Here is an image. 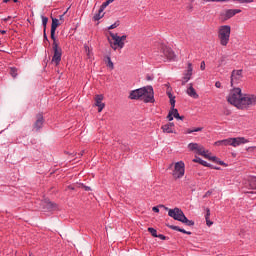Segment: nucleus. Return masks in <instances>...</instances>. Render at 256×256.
I'll use <instances>...</instances> for the list:
<instances>
[{
    "instance_id": "obj_46",
    "label": "nucleus",
    "mask_w": 256,
    "mask_h": 256,
    "mask_svg": "<svg viewBox=\"0 0 256 256\" xmlns=\"http://www.w3.org/2000/svg\"><path fill=\"white\" fill-rule=\"evenodd\" d=\"M215 87H216L217 89H221V83H220L219 81H217V82L215 83Z\"/></svg>"
},
{
    "instance_id": "obj_12",
    "label": "nucleus",
    "mask_w": 256,
    "mask_h": 256,
    "mask_svg": "<svg viewBox=\"0 0 256 256\" xmlns=\"http://www.w3.org/2000/svg\"><path fill=\"white\" fill-rule=\"evenodd\" d=\"M193 76V64L188 62L187 70L184 72V76L182 78V85H185L191 81V77Z\"/></svg>"
},
{
    "instance_id": "obj_48",
    "label": "nucleus",
    "mask_w": 256,
    "mask_h": 256,
    "mask_svg": "<svg viewBox=\"0 0 256 256\" xmlns=\"http://www.w3.org/2000/svg\"><path fill=\"white\" fill-rule=\"evenodd\" d=\"M82 187H83V189H85L86 191H91V187H89V186L83 185Z\"/></svg>"
},
{
    "instance_id": "obj_35",
    "label": "nucleus",
    "mask_w": 256,
    "mask_h": 256,
    "mask_svg": "<svg viewBox=\"0 0 256 256\" xmlns=\"http://www.w3.org/2000/svg\"><path fill=\"white\" fill-rule=\"evenodd\" d=\"M119 25H120L119 21H116L114 24L110 25V26L108 27V29H109V30H111V29H117V27H119Z\"/></svg>"
},
{
    "instance_id": "obj_6",
    "label": "nucleus",
    "mask_w": 256,
    "mask_h": 256,
    "mask_svg": "<svg viewBox=\"0 0 256 256\" xmlns=\"http://www.w3.org/2000/svg\"><path fill=\"white\" fill-rule=\"evenodd\" d=\"M110 37L112 38V41L109 38L108 41L110 43V47L114 51H117V49H123V47H125V42L121 41L119 34L110 32Z\"/></svg>"
},
{
    "instance_id": "obj_32",
    "label": "nucleus",
    "mask_w": 256,
    "mask_h": 256,
    "mask_svg": "<svg viewBox=\"0 0 256 256\" xmlns=\"http://www.w3.org/2000/svg\"><path fill=\"white\" fill-rule=\"evenodd\" d=\"M47 23H49V18L42 16V25L44 27V30H47Z\"/></svg>"
},
{
    "instance_id": "obj_1",
    "label": "nucleus",
    "mask_w": 256,
    "mask_h": 256,
    "mask_svg": "<svg viewBox=\"0 0 256 256\" xmlns=\"http://www.w3.org/2000/svg\"><path fill=\"white\" fill-rule=\"evenodd\" d=\"M129 99L138 101H144V103H155V92L153 86H146L132 90L129 95Z\"/></svg>"
},
{
    "instance_id": "obj_5",
    "label": "nucleus",
    "mask_w": 256,
    "mask_h": 256,
    "mask_svg": "<svg viewBox=\"0 0 256 256\" xmlns=\"http://www.w3.org/2000/svg\"><path fill=\"white\" fill-rule=\"evenodd\" d=\"M52 49L54 51L52 63L57 66L59 63H61V57H63V49L59 47V42H57V40H53Z\"/></svg>"
},
{
    "instance_id": "obj_26",
    "label": "nucleus",
    "mask_w": 256,
    "mask_h": 256,
    "mask_svg": "<svg viewBox=\"0 0 256 256\" xmlns=\"http://www.w3.org/2000/svg\"><path fill=\"white\" fill-rule=\"evenodd\" d=\"M172 113V116H174L175 119H180L181 121H183L184 117L179 115V111L175 108H172V111H170Z\"/></svg>"
},
{
    "instance_id": "obj_19",
    "label": "nucleus",
    "mask_w": 256,
    "mask_h": 256,
    "mask_svg": "<svg viewBox=\"0 0 256 256\" xmlns=\"http://www.w3.org/2000/svg\"><path fill=\"white\" fill-rule=\"evenodd\" d=\"M197 155H201L202 157H205V159H209V151L205 150V147L202 145H198V148L196 149Z\"/></svg>"
},
{
    "instance_id": "obj_50",
    "label": "nucleus",
    "mask_w": 256,
    "mask_h": 256,
    "mask_svg": "<svg viewBox=\"0 0 256 256\" xmlns=\"http://www.w3.org/2000/svg\"><path fill=\"white\" fill-rule=\"evenodd\" d=\"M0 33H1L2 35H5V33H7V31H5V30H0Z\"/></svg>"
},
{
    "instance_id": "obj_39",
    "label": "nucleus",
    "mask_w": 256,
    "mask_h": 256,
    "mask_svg": "<svg viewBox=\"0 0 256 256\" xmlns=\"http://www.w3.org/2000/svg\"><path fill=\"white\" fill-rule=\"evenodd\" d=\"M126 40H127V35L120 36V41L122 43H125Z\"/></svg>"
},
{
    "instance_id": "obj_40",
    "label": "nucleus",
    "mask_w": 256,
    "mask_h": 256,
    "mask_svg": "<svg viewBox=\"0 0 256 256\" xmlns=\"http://www.w3.org/2000/svg\"><path fill=\"white\" fill-rule=\"evenodd\" d=\"M210 169H215L216 171H219L221 168L220 167H217V166H213L211 164H209L208 166Z\"/></svg>"
},
{
    "instance_id": "obj_14",
    "label": "nucleus",
    "mask_w": 256,
    "mask_h": 256,
    "mask_svg": "<svg viewBox=\"0 0 256 256\" xmlns=\"http://www.w3.org/2000/svg\"><path fill=\"white\" fill-rule=\"evenodd\" d=\"M162 52H163V55H165V57H167V59L169 61H174V59L177 57L175 55V52L171 48H169L167 46H164L162 48Z\"/></svg>"
},
{
    "instance_id": "obj_54",
    "label": "nucleus",
    "mask_w": 256,
    "mask_h": 256,
    "mask_svg": "<svg viewBox=\"0 0 256 256\" xmlns=\"http://www.w3.org/2000/svg\"><path fill=\"white\" fill-rule=\"evenodd\" d=\"M60 19H63V15L60 16Z\"/></svg>"
},
{
    "instance_id": "obj_29",
    "label": "nucleus",
    "mask_w": 256,
    "mask_h": 256,
    "mask_svg": "<svg viewBox=\"0 0 256 256\" xmlns=\"http://www.w3.org/2000/svg\"><path fill=\"white\" fill-rule=\"evenodd\" d=\"M113 1L115 0H107L106 2H103L102 5L100 6V9H103L105 11V9H107V7H109V5L113 3Z\"/></svg>"
},
{
    "instance_id": "obj_21",
    "label": "nucleus",
    "mask_w": 256,
    "mask_h": 256,
    "mask_svg": "<svg viewBox=\"0 0 256 256\" xmlns=\"http://www.w3.org/2000/svg\"><path fill=\"white\" fill-rule=\"evenodd\" d=\"M169 229H172L173 231H179L180 233H184L185 235H191V232L186 231L183 228H180L179 226L175 225H168Z\"/></svg>"
},
{
    "instance_id": "obj_23",
    "label": "nucleus",
    "mask_w": 256,
    "mask_h": 256,
    "mask_svg": "<svg viewBox=\"0 0 256 256\" xmlns=\"http://www.w3.org/2000/svg\"><path fill=\"white\" fill-rule=\"evenodd\" d=\"M193 163H199L200 165H203V167H209V163L207 161L201 159L200 157H195V159L192 160Z\"/></svg>"
},
{
    "instance_id": "obj_53",
    "label": "nucleus",
    "mask_w": 256,
    "mask_h": 256,
    "mask_svg": "<svg viewBox=\"0 0 256 256\" xmlns=\"http://www.w3.org/2000/svg\"><path fill=\"white\" fill-rule=\"evenodd\" d=\"M147 80H148V81H151V77H147Z\"/></svg>"
},
{
    "instance_id": "obj_41",
    "label": "nucleus",
    "mask_w": 256,
    "mask_h": 256,
    "mask_svg": "<svg viewBox=\"0 0 256 256\" xmlns=\"http://www.w3.org/2000/svg\"><path fill=\"white\" fill-rule=\"evenodd\" d=\"M201 71H205V61H202L200 64Z\"/></svg>"
},
{
    "instance_id": "obj_7",
    "label": "nucleus",
    "mask_w": 256,
    "mask_h": 256,
    "mask_svg": "<svg viewBox=\"0 0 256 256\" xmlns=\"http://www.w3.org/2000/svg\"><path fill=\"white\" fill-rule=\"evenodd\" d=\"M185 175V162L179 161L174 164V170L172 171V177L174 179H182Z\"/></svg>"
},
{
    "instance_id": "obj_38",
    "label": "nucleus",
    "mask_w": 256,
    "mask_h": 256,
    "mask_svg": "<svg viewBox=\"0 0 256 256\" xmlns=\"http://www.w3.org/2000/svg\"><path fill=\"white\" fill-rule=\"evenodd\" d=\"M168 121H173V113L170 111L167 116Z\"/></svg>"
},
{
    "instance_id": "obj_20",
    "label": "nucleus",
    "mask_w": 256,
    "mask_h": 256,
    "mask_svg": "<svg viewBox=\"0 0 256 256\" xmlns=\"http://www.w3.org/2000/svg\"><path fill=\"white\" fill-rule=\"evenodd\" d=\"M166 95L170 99L171 108L175 109V96H173V93H171V89L170 88L167 89Z\"/></svg>"
},
{
    "instance_id": "obj_30",
    "label": "nucleus",
    "mask_w": 256,
    "mask_h": 256,
    "mask_svg": "<svg viewBox=\"0 0 256 256\" xmlns=\"http://www.w3.org/2000/svg\"><path fill=\"white\" fill-rule=\"evenodd\" d=\"M106 63H107V67H109L110 69H114L115 66L113 64V61H111V56H107L106 57Z\"/></svg>"
},
{
    "instance_id": "obj_8",
    "label": "nucleus",
    "mask_w": 256,
    "mask_h": 256,
    "mask_svg": "<svg viewBox=\"0 0 256 256\" xmlns=\"http://www.w3.org/2000/svg\"><path fill=\"white\" fill-rule=\"evenodd\" d=\"M255 105H256V95L244 94L240 109H249V107H255Z\"/></svg>"
},
{
    "instance_id": "obj_43",
    "label": "nucleus",
    "mask_w": 256,
    "mask_h": 256,
    "mask_svg": "<svg viewBox=\"0 0 256 256\" xmlns=\"http://www.w3.org/2000/svg\"><path fill=\"white\" fill-rule=\"evenodd\" d=\"M158 239H161L162 241H165L166 237L163 234L157 235Z\"/></svg>"
},
{
    "instance_id": "obj_34",
    "label": "nucleus",
    "mask_w": 256,
    "mask_h": 256,
    "mask_svg": "<svg viewBox=\"0 0 256 256\" xmlns=\"http://www.w3.org/2000/svg\"><path fill=\"white\" fill-rule=\"evenodd\" d=\"M149 233L152 235V237H157V230L155 228H148Z\"/></svg>"
},
{
    "instance_id": "obj_56",
    "label": "nucleus",
    "mask_w": 256,
    "mask_h": 256,
    "mask_svg": "<svg viewBox=\"0 0 256 256\" xmlns=\"http://www.w3.org/2000/svg\"><path fill=\"white\" fill-rule=\"evenodd\" d=\"M160 207H165V206L161 205Z\"/></svg>"
},
{
    "instance_id": "obj_17",
    "label": "nucleus",
    "mask_w": 256,
    "mask_h": 256,
    "mask_svg": "<svg viewBox=\"0 0 256 256\" xmlns=\"http://www.w3.org/2000/svg\"><path fill=\"white\" fill-rule=\"evenodd\" d=\"M161 129L163 133H175V124L169 122L168 124L162 125Z\"/></svg>"
},
{
    "instance_id": "obj_15",
    "label": "nucleus",
    "mask_w": 256,
    "mask_h": 256,
    "mask_svg": "<svg viewBox=\"0 0 256 256\" xmlns=\"http://www.w3.org/2000/svg\"><path fill=\"white\" fill-rule=\"evenodd\" d=\"M95 106L98 107V113H101L105 109V103H103V94L95 96Z\"/></svg>"
},
{
    "instance_id": "obj_9",
    "label": "nucleus",
    "mask_w": 256,
    "mask_h": 256,
    "mask_svg": "<svg viewBox=\"0 0 256 256\" xmlns=\"http://www.w3.org/2000/svg\"><path fill=\"white\" fill-rule=\"evenodd\" d=\"M241 13V9H226L224 12H221L219 15L220 21H229L235 15Z\"/></svg>"
},
{
    "instance_id": "obj_37",
    "label": "nucleus",
    "mask_w": 256,
    "mask_h": 256,
    "mask_svg": "<svg viewBox=\"0 0 256 256\" xmlns=\"http://www.w3.org/2000/svg\"><path fill=\"white\" fill-rule=\"evenodd\" d=\"M84 49L88 56L91 55V49L87 45H84Z\"/></svg>"
},
{
    "instance_id": "obj_25",
    "label": "nucleus",
    "mask_w": 256,
    "mask_h": 256,
    "mask_svg": "<svg viewBox=\"0 0 256 256\" xmlns=\"http://www.w3.org/2000/svg\"><path fill=\"white\" fill-rule=\"evenodd\" d=\"M210 161H213L214 163H218V165H223L224 167H227L226 163L219 160V158L215 157V156H212L209 154V158H208Z\"/></svg>"
},
{
    "instance_id": "obj_31",
    "label": "nucleus",
    "mask_w": 256,
    "mask_h": 256,
    "mask_svg": "<svg viewBox=\"0 0 256 256\" xmlns=\"http://www.w3.org/2000/svg\"><path fill=\"white\" fill-rule=\"evenodd\" d=\"M198 147H199L198 143H189L188 144V149H190V151H197Z\"/></svg>"
},
{
    "instance_id": "obj_42",
    "label": "nucleus",
    "mask_w": 256,
    "mask_h": 256,
    "mask_svg": "<svg viewBox=\"0 0 256 256\" xmlns=\"http://www.w3.org/2000/svg\"><path fill=\"white\" fill-rule=\"evenodd\" d=\"M206 225L208 227H211V225H213V222L211 220H209V218H208V219H206Z\"/></svg>"
},
{
    "instance_id": "obj_11",
    "label": "nucleus",
    "mask_w": 256,
    "mask_h": 256,
    "mask_svg": "<svg viewBox=\"0 0 256 256\" xmlns=\"http://www.w3.org/2000/svg\"><path fill=\"white\" fill-rule=\"evenodd\" d=\"M169 217H172L175 221H182L183 217L185 216V213H183V210L179 208L169 209L168 210Z\"/></svg>"
},
{
    "instance_id": "obj_18",
    "label": "nucleus",
    "mask_w": 256,
    "mask_h": 256,
    "mask_svg": "<svg viewBox=\"0 0 256 256\" xmlns=\"http://www.w3.org/2000/svg\"><path fill=\"white\" fill-rule=\"evenodd\" d=\"M187 95H189V97H192V99H199V94H197V91L195 90V88H193V84H189L188 89L186 90Z\"/></svg>"
},
{
    "instance_id": "obj_36",
    "label": "nucleus",
    "mask_w": 256,
    "mask_h": 256,
    "mask_svg": "<svg viewBox=\"0 0 256 256\" xmlns=\"http://www.w3.org/2000/svg\"><path fill=\"white\" fill-rule=\"evenodd\" d=\"M209 217H211V210L209 208H206L205 219H209Z\"/></svg>"
},
{
    "instance_id": "obj_2",
    "label": "nucleus",
    "mask_w": 256,
    "mask_h": 256,
    "mask_svg": "<svg viewBox=\"0 0 256 256\" xmlns=\"http://www.w3.org/2000/svg\"><path fill=\"white\" fill-rule=\"evenodd\" d=\"M244 96L245 94H242L241 88H233L227 96V101L230 105H233L237 109H241Z\"/></svg>"
},
{
    "instance_id": "obj_45",
    "label": "nucleus",
    "mask_w": 256,
    "mask_h": 256,
    "mask_svg": "<svg viewBox=\"0 0 256 256\" xmlns=\"http://www.w3.org/2000/svg\"><path fill=\"white\" fill-rule=\"evenodd\" d=\"M44 41H49V38H47V30H44Z\"/></svg>"
},
{
    "instance_id": "obj_22",
    "label": "nucleus",
    "mask_w": 256,
    "mask_h": 256,
    "mask_svg": "<svg viewBox=\"0 0 256 256\" xmlns=\"http://www.w3.org/2000/svg\"><path fill=\"white\" fill-rule=\"evenodd\" d=\"M104 9L99 8L98 13H96L93 17L94 21H99L100 19H103L105 17Z\"/></svg>"
},
{
    "instance_id": "obj_13",
    "label": "nucleus",
    "mask_w": 256,
    "mask_h": 256,
    "mask_svg": "<svg viewBox=\"0 0 256 256\" xmlns=\"http://www.w3.org/2000/svg\"><path fill=\"white\" fill-rule=\"evenodd\" d=\"M58 27H59V19L52 18L51 32H50V37L52 41H57V38L55 37V32L57 31Z\"/></svg>"
},
{
    "instance_id": "obj_3",
    "label": "nucleus",
    "mask_w": 256,
    "mask_h": 256,
    "mask_svg": "<svg viewBox=\"0 0 256 256\" xmlns=\"http://www.w3.org/2000/svg\"><path fill=\"white\" fill-rule=\"evenodd\" d=\"M218 39L222 47H227L229 45V40L231 39V26L222 25L218 28Z\"/></svg>"
},
{
    "instance_id": "obj_4",
    "label": "nucleus",
    "mask_w": 256,
    "mask_h": 256,
    "mask_svg": "<svg viewBox=\"0 0 256 256\" xmlns=\"http://www.w3.org/2000/svg\"><path fill=\"white\" fill-rule=\"evenodd\" d=\"M245 143H249V140H247L245 137H236L216 141L214 145L218 147L221 145H224L225 147H227V145H230L231 147H239V145H245Z\"/></svg>"
},
{
    "instance_id": "obj_27",
    "label": "nucleus",
    "mask_w": 256,
    "mask_h": 256,
    "mask_svg": "<svg viewBox=\"0 0 256 256\" xmlns=\"http://www.w3.org/2000/svg\"><path fill=\"white\" fill-rule=\"evenodd\" d=\"M199 131H203V127H198V128H194V129H187L186 133L188 135H191V133H199Z\"/></svg>"
},
{
    "instance_id": "obj_55",
    "label": "nucleus",
    "mask_w": 256,
    "mask_h": 256,
    "mask_svg": "<svg viewBox=\"0 0 256 256\" xmlns=\"http://www.w3.org/2000/svg\"><path fill=\"white\" fill-rule=\"evenodd\" d=\"M252 149H256V146L252 147Z\"/></svg>"
},
{
    "instance_id": "obj_51",
    "label": "nucleus",
    "mask_w": 256,
    "mask_h": 256,
    "mask_svg": "<svg viewBox=\"0 0 256 256\" xmlns=\"http://www.w3.org/2000/svg\"><path fill=\"white\" fill-rule=\"evenodd\" d=\"M12 0H3V3H9L11 2Z\"/></svg>"
},
{
    "instance_id": "obj_24",
    "label": "nucleus",
    "mask_w": 256,
    "mask_h": 256,
    "mask_svg": "<svg viewBox=\"0 0 256 256\" xmlns=\"http://www.w3.org/2000/svg\"><path fill=\"white\" fill-rule=\"evenodd\" d=\"M180 223H184V225H187L188 227H193V225H195V221L189 220L188 218L185 217V215L182 218V220H180Z\"/></svg>"
},
{
    "instance_id": "obj_52",
    "label": "nucleus",
    "mask_w": 256,
    "mask_h": 256,
    "mask_svg": "<svg viewBox=\"0 0 256 256\" xmlns=\"http://www.w3.org/2000/svg\"><path fill=\"white\" fill-rule=\"evenodd\" d=\"M83 153H85V150H83L79 155L80 157H83Z\"/></svg>"
},
{
    "instance_id": "obj_44",
    "label": "nucleus",
    "mask_w": 256,
    "mask_h": 256,
    "mask_svg": "<svg viewBox=\"0 0 256 256\" xmlns=\"http://www.w3.org/2000/svg\"><path fill=\"white\" fill-rule=\"evenodd\" d=\"M152 211H154V213H159V207L154 206V207L152 208Z\"/></svg>"
},
{
    "instance_id": "obj_33",
    "label": "nucleus",
    "mask_w": 256,
    "mask_h": 256,
    "mask_svg": "<svg viewBox=\"0 0 256 256\" xmlns=\"http://www.w3.org/2000/svg\"><path fill=\"white\" fill-rule=\"evenodd\" d=\"M10 75L15 79L17 77V68H10Z\"/></svg>"
},
{
    "instance_id": "obj_49",
    "label": "nucleus",
    "mask_w": 256,
    "mask_h": 256,
    "mask_svg": "<svg viewBox=\"0 0 256 256\" xmlns=\"http://www.w3.org/2000/svg\"><path fill=\"white\" fill-rule=\"evenodd\" d=\"M67 189H70L71 191H75V187L73 186H68Z\"/></svg>"
},
{
    "instance_id": "obj_10",
    "label": "nucleus",
    "mask_w": 256,
    "mask_h": 256,
    "mask_svg": "<svg viewBox=\"0 0 256 256\" xmlns=\"http://www.w3.org/2000/svg\"><path fill=\"white\" fill-rule=\"evenodd\" d=\"M243 80V70H233L231 73V87L239 85V82Z\"/></svg>"
},
{
    "instance_id": "obj_28",
    "label": "nucleus",
    "mask_w": 256,
    "mask_h": 256,
    "mask_svg": "<svg viewBox=\"0 0 256 256\" xmlns=\"http://www.w3.org/2000/svg\"><path fill=\"white\" fill-rule=\"evenodd\" d=\"M249 187L250 189H256V177H252L249 179Z\"/></svg>"
},
{
    "instance_id": "obj_47",
    "label": "nucleus",
    "mask_w": 256,
    "mask_h": 256,
    "mask_svg": "<svg viewBox=\"0 0 256 256\" xmlns=\"http://www.w3.org/2000/svg\"><path fill=\"white\" fill-rule=\"evenodd\" d=\"M211 191H207L206 193H205V195L203 196V199H205L206 197H209V195H211Z\"/></svg>"
},
{
    "instance_id": "obj_16",
    "label": "nucleus",
    "mask_w": 256,
    "mask_h": 256,
    "mask_svg": "<svg viewBox=\"0 0 256 256\" xmlns=\"http://www.w3.org/2000/svg\"><path fill=\"white\" fill-rule=\"evenodd\" d=\"M43 123H45V119L43 118V114L39 113L36 115V121L34 123V129L39 131L43 127Z\"/></svg>"
}]
</instances>
